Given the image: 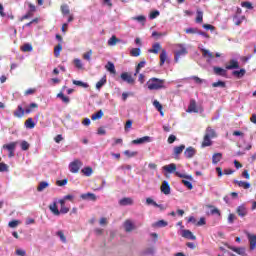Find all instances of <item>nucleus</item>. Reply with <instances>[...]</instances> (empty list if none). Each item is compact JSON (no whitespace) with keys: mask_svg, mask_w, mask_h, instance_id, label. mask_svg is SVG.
<instances>
[{"mask_svg":"<svg viewBox=\"0 0 256 256\" xmlns=\"http://www.w3.org/2000/svg\"><path fill=\"white\" fill-rule=\"evenodd\" d=\"M130 55H131V57H139V55H141V49H139V48H133V49L130 51Z\"/></svg>","mask_w":256,"mask_h":256,"instance_id":"obj_50","label":"nucleus"},{"mask_svg":"<svg viewBox=\"0 0 256 256\" xmlns=\"http://www.w3.org/2000/svg\"><path fill=\"white\" fill-rule=\"evenodd\" d=\"M201 51H202L203 57H207L209 59H214L215 58V55L213 54V52H210L207 49H202Z\"/></svg>","mask_w":256,"mask_h":256,"instance_id":"obj_41","label":"nucleus"},{"mask_svg":"<svg viewBox=\"0 0 256 256\" xmlns=\"http://www.w3.org/2000/svg\"><path fill=\"white\" fill-rule=\"evenodd\" d=\"M163 169L166 171V173H175V171H177V165L175 163H171L163 166Z\"/></svg>","mask_w":256,"mask_h":256,"instance_id":"obj_22","label":"nucleus"},{"mask_svg":"<svg viewBox=\"0 0 256 256\" xmlns=\"http://www.w3.org/2000/svg\"><path fill=\"white\" fill-rule=\"evenodd\" d=\"M182 237H184V239H190V241H196L197 239V236H195L191 230H182Z\"/></svg>","mask_w":256,"mask_h":256,"instance_id":"obj_13","label":"nucleus"},{"mask_svg":"<svg viewBox=\"0 0 256 256\" xmlns=\"http://www.w3.org/2000/svg\"><path fill=\"white\" fill-rule=\"evenodd\" d=\"M134 21H138L139 23H145L147 21V18L145 16L140 15L132 18Z\"/></svg>","mask_w":256,"mask_h":256,"instance_id":"obj_57","label":"nucleus"},{"mask_svg":"<svg viewBox=\"0 0 256 256\" xmlns=\"http://www.w3.org/2000/svg\"><path fill=\"white\" fill-rule=\"evenodd\" d=\"M169 223L165 220H159L156 223L153 224V227H167Z\"/></svg>","mask_w":256,"mask_h":256,"instance_id":"obj_47","label":"nucleus"},{"mask_svg":"<svg viewBox=\"0 0 256 256\" xmlns=\"http://www.w3.org/2000/svg\"><path fill=\"white\" fill-rule=\"evenodd\" d=\"M25 108L23 105H18L17 109L14 111L13 115L14 117H17V119H22V117L25 116Z\"/></svg>","mask_w":256,"mask_h":256,"instance_id":"obj_11","label":"nucleus"},{"mask_svg":"<svg viewBox=\"0 0 256 256\" xmlns=\"http://www.w3.org/2000/svg\"><path fill=\"white\" fill-rule=\"evenodd\" d=\"M60 203V214L66 215V213H69V207L65 206V200H59Z\"/></svg>","mask_w":256,"mask_h":256,"instance_id":"obj_26","label":"nucleus"},{"mask_svg":"<svg viewBox=\"0 0 256 256\" xmlns=\"http://www.w3.org/2000/svg\"><path fill=\"white\" fill-rule=\"evenodd\" d=\"M124 229L126 233H131V231H134L135 229V224H133V221L131 220H125L124 222Z\"/></svg>","mask_w":256,"mask_h":256,"instance_id":"obj_15","label":"nucleus"},{"mask_svg":"<svg viewBox=\"0 0 256 256\" xmlns=\"http://www.w3.org/2000/svg\"><path fill=\"white\" fill-rule=\"evenodd\" d=\"M105 69L112 75H115V73H117V70L115 69V64H113V62L111 61L107 62V64L105 65Z\"/></svg>","mask_w":256,"mask_h":256,"instance_id":"obj_23","label":"nucleus"},{"mask_svg":"<svg viewBox=\"0 0 256 256\" xmlns=\"http://www.w3.org/2000/svg\"><path fill=\"white\" fill-rule=\"evenodd\" d=\"M60 10H61L62 15H70L71 14V10H69V5H67V4L61 5Z\"/></svg>","mask_w":256,"mask_h":256,"instance_id":"obj_39","label":"nucleus"},{"mask_svg":"<svg viewBox=\"0 0 256 256\" xmlns=\"http://www.w3.org/2000/svg\"><path fill=\"white\" fill-rule=\"evenodd\" d=\"M74 65L76 69H83V62L79 58L74 59Z\"/></svg>","mask_w":256,"mask_h":256,"instance_id":"obj_54","label":"nucleus"},{"mask_svg":"<svg viewBox=\"0 0 256 256\" xmlns=\"http://www.w3.org/2000/svg\"><path fill=\"white\" fill-rule=\"evenodd\" d=\"M212 87H221L222 89H225L227 87V84L219 80L218 82L212 83Z\"/></svg>","mask_w":256,"mask_h":256,"instance_id":"obj_48","label":"nucleus"},{"mask_svg":"<svg viewBox=\"0 0 256 256\" xmlns=\"http://www.w3.org/2000/svg\"><path fill=\"white\" fill-rule=\"evenodd\" d=\"M245 73H246V71H245V69H240V70H235V71H233L232 72V75L234 76V77H237V79H241V77H244L245 76Z\"/></svg>","mask_w":256,"mask_h":256,"instance_id":"obj_28","label":"nucleus"},{"mask_svg":"<svg viewBox=\"0 0 256 256\" xmlns=\"http://www.w3.org/2000/svg\"><path fill=\"white\" fill-rule=\"evenodd\" d=\"M47 187H49V183H47L46 181H42L38 184L37 191L41 193V191H45Z\"/></svg>","mask_w":256,"mask_h":256,"instance_id":"obj_37","label":"nucleus"},{"mask_svg":"<svg viewBox=\"0 0 256 256\" xmlns=\"http://www.w3.org/2000/svg\"><path fill=\"white\" fill-rule=\"evenodd\" d=\"M208 207H209V209H211V211H210L211 215H218L219 217H221V211H219L218 208H215L211 205H209Z\"/></svg>","mask_w":256,"mask_h":256,"instance_id":"obj_51","label":"nucleus"},{"mask_svg":"<svg viewBox=\"0 0 256 256\" xmlns=\"http://www.w3.org/2000/svg\"><path fill=\"white\" fill-rule=\"evenodd\" d=\"M196 154L197 150L193 146H189L184 151V157H186V159H193V157H195Z\"/></svg>","mask_w":256,"mask_h":256,"instance_id":"obj_9","label":"nucleus"},{"mask_svg":"<svg viewBox=\"0 0 256 256\" xmlns=\"http://www.w3.org/2000/svg\"><path fill=\"white\" fill-rule=\"evenodd\" d=\"M196 23H203V11H201L200 9H198L196 11Z\"/></svg>","mask_w":256,"mask_h":256,"instance_id":"obj_44","label":"nucleus"},{"mask_svg":"<svg viewBox=\"0 0 256 256\" xmlns=\"http://www.w3.org/2000/svg\"><path fill=\"white\" fill-rule=\"evenodd\" d=\"M73 85H76L77 87H83V89L89 88V84L83 81L79 80H73L72 81Z\"/></svg>","mask_w":256,"mask_h":256,"instance_id":"obj_34","label":"nucleus"},{"mask_svg":"<svg viewBox=\"0 0 256 256\" xmlns=\"http://www.w3.org/2000/svg\"><path fill=\"white\" fill-rule=\"evenodd\" d=\"M133 145H142V143H151V137L144 136L132 141Z\"/></svg>","mask_w":256,"mask_h":256,"instance_id":"obj_19","label":"nucleus"},{"mask_svg":"<svg viewBox=\"0 0 256 256\" xmlns=\"http://www.w3.org/2000/svg\"><path fill=\"white\" fill-rule=\"evenodd\" d=\"M119 40L117 36L113 35L109 40H108V45L110 47H114V45H117V43H119Z\"/></svg>","mask_w":256,"mask_h":256,"instance_id":"obj_40","label":"nucleus"},{"mask_svg":"<svg viewBox=\"0 0 256 256\" xmlns=\"http://www.w3.org/2000/svg\"><path fill=\"white\" fill-rule=\"evenodd\" d=\"M103 115H104L103 110H99L98 112L92 114L91 119L92 121H97V119H101Z\"/></svg>","mask_w":256,"mask_h":256,"instance_id":"obj_42","label":"nucleus"},{"mask_svg":"<svg viewBox=\"0 0 256 256\" xmlns=\"http://www.w3.org/2000/svg\"><path fill=\"white\" fill-rule=\"evenodd\" d=\"M49 209H50L51 213H53V215H56V216L61 215V212H60L59 208L57 207V202L50 204Z\"/></svg>","mask_w":256,"mask_h":256,"instance_id":"obj_25","label":"nucleus"},{"mask_svg":"<svg viewBox=\"0 0 256 256\" xmlns=\"http://www.w3.org/2000/svg\"><path fill=\"white\" fill-rule=\"evenodd\" d=\"M56 235H57L58 237H60V240L62 241V243H67V238L65 237V234L63 233L62 230L58 231V232L56 233Z\"/></svg>","mask_w":256,"mask_h":256,"instance_id":"obj_56","label":"nucleus"},{"mask_svg":"<svg viewBox=\"0 0 256 256\" xmlns=\"http://www.w3.org/2000/svg\"><path fill=\"white\" fill-rule=\"evenodd\" d=\"M30 17H33V12L28 11L24 16L20 18V21H25V19H30Z\"/></svg>","mask_w":256,"mask_h":256,"instance_id":"obj_62","label":"nucleus"},{"mask_svg":"<svg viewBox=\"0 0 256 256\" xmlns=\"http://www.w3.org/2000/svg\"><path fill=\"white\" fill-rule=\"evenodd\" d=\"M58 99H61V101H63V103L69 104L70 99L69 97L65 96V94H63L62 92L57 94Z\"/></svg>","mask_w":256,"mask_h":256,"instance_id":"obj_45","label":"nucleus"},{"mask_svg":"<svg viewBox=\"0 0 256 256\" xmlns=\"http://www.w3.org/2000/svg\"><path fill=\"white\" fill-rule=\"evenodd\" d=\"M176 50L174 52V61L175 63H179V59L181 57H185V55H188L189 50H187V47L185 44H175Z\"/></svg>","mask_w":256,"mask_h":256,"instance_id":"obj_4","label":"nucleus"},{"mask_svg":"<svg viewBox=\"0 0 256 256\" xmlns=\"http://www.w3.org/2000/svg\"><path fill=\"white\" fill-rule=\"evenodd\" d=\"M119 205H121L122 207H125L127 205H133V199L129 197H124L119 200Z\"/></svg>","mask_w":256,"mask_h":256,"instance_id":"obj_24","label":"nucleus"},{"mask_svg":"<svg viewBox=\"0 0 256 256\" xmlns=\"http://www.w3.org/2000/svg\"><path fill=\"white\" fill-rule=\"evenodd\" d=\"M107 83V76H103L97 83H96V89L101 90V87Z\"/></svg>","mask_w":256,"mask_h":256,"instance_id":"obj_36","label":"nucleus"},{"mask_svg":"<svg viewBox=\"0 0 256 256\" xmlns=\"http://www.w3.org/2000/svg\"><path fill=\"white\" fill-rule=\"evenodd\" d=\"M21 149H22V151H28L29 150V142L22 141L21 142Z\"/></svg>","mask_w":256,"mask_h":256,"instance_id":"obj_60","label":"nucleus"},{"mask_svg":"<svg viewBox=\"0 0 256 256\" xmlns=\"http://www.w3.org/2000/svg\"><path fill=\"white\" fill-rule=\"evenodd\" d=\"M247 238L250 243V251H255V249H256V234L247 233Z\"/></svg>","mask_w":256,"mask_h":256,"instance_id":"obj_10","label":"nucleus"},{"mask_svg":"<svg viewBox=\"0 0 256 256\" xmlns=\"http://www.w3.org/2000/svg\"><path fill=\"white\" fill-rule=\"evenodd\" d=\"M176 177H180V179H189V181H193V177L185 174H181V172H175Z\"/></svg>","mask_w":256,"mask_h":256,"instance_id":"obj_52","label":"nucleus"},{"mask_svg":"<svg viewBox=\"0 0 256 256\" xmlns=\"http://www.w3.org/2000/svg\"><path fill=\"white\" fill-rule=\"evenodd\" d=\"M187 113H199V109H197V102L195 100H190Z\"/></svg>","mask_w":256,"mask_h":256,"instance_id":"obj_17","label":"nucleus"},{"mask_svg":"<svg viewBox=\"0 0 256 256\" xmlns=\"http://www.w3.org/2000/svg\"><path fill=\"white\" fill-rule=\"evenodd\" d=\"M236 219H237V216H236L235 214L230 213V214L228 215V223H229L230 225H233V223H235Z\"/></svg>","mask_w":256,"mask_h":256,"instance_id":"obj_55","label":"nucleus"},{"mask_svg":"<svg viewBox=\"0 0 256 256\" xmlns=\"http://www.w3.org/2000/svg\"><path fill=\"white\" fill-rule=\"evenodd\" d=\"M213 72L219 77H227V68L223 69L221 67L214 66Z\"/></svg>","mask_w":256,"mask_h":256,"instance_id":"obj_16","label":"nucleus"},{"mask_svg":"<svg viewBox=\"0 0 256 256\" xmlns=\"http://www.w3.org/2000/svg\"><path fill=\"white\" fill-rule=\"evenodd\" d=\"M61 51H63V44L60 42L54 47V56L59 57L61 55Z\"/></svg>","mask_w":256,"mask_h":256,"instance_id":"obj_32","label":"nucleus"},{"mask_svg":"<svg viewBox=\"0 0 256 256\" xmlns=\"http://www.w3.org/2000/svg\"><path fill=\"white\" fill-rule=\"evenodd\" d=\"M182 184L185 185L187 187V189H189L190 191H191V189H193V184L191 183V181L182 180Z\"/></svg>","mask_w":256,"mask_h":256,"instance_id":"obj_59","label":"nucleus"},{"mask_svg":"<svg viewBox=\"0 0 256 256\" xmlns=\"http://www.w3.org/2000/svg\"><path fill=\"white\" fill-rule=\"evenodd\" d=\"M17 147V142H11L2 146L3 149L8 151V157H15V149Z\"/></svg>","mask_w":256,"mask_h":256,"instance_id":"obj_6","label":"nucleus"},{"mask_svg":"<svg viewBox=\"0 0 256 256\" xmlns=\"http://www.w3.org/2000/svg\"><path fill=\"white\" fill-rule=\"evenodd\" d=\"M39 105L37 103H31L29 107L25 108L26 115H29V113H33L34 109H38Z\"/></svg>","mask_w":256,"mask_h":256,"instance_id":"obj_31","label":"nucleus"},{"mask_svg":"<svg viewBox=\"0 0 256 256\" xmlns=\"http://www.w3.org/2000/svg\"><path fill=\"white\" fill-rule=\"evenodd\" d=\"M146 61L145 60H142L139 62V64L136 66V70H135V73H134V76L137 77V75H139V71H141V69H143V67H145L146 65Z\"/></svg>","mask_w":256,"mask_h":256,"instance_id":"obj_33","label":"nucleus"},{"mask_svg":"<svg viewBox=\"0 0 256 256\" xmlns=\"http://www.w3.org/2000/svg\"><path fill=\"white\" fill-rule=\"evenodd\" d=\"M92 56H93V50H89L88 52H85L82 57L85 61H91Z\"/></svg>","mask_w":256,"mask_h":256,"instance_id":"obj_49","label":"nucleus"},{"mask_svg":"<svg viewBox=\"0 0 256 256\" xmlns=\"http://www.w3.org/2000/svg\"><path fill=\"white\" fill-rule=\"evenodd\" d=\"M25 127L26 129H35V121H33V118H28L25 121Z\"/></svg>","mask_w":256,"mask_h":256,"instance_id":"obj_35","label":"nucleus"},{"mask_svg":"<svg viewBox=\"0 0 256 256\" xmlns=\"http://www.w3.org/2000/svg\"><path fill=\"white\" fill-rule=\"evenodd\" d=\"M153 106L155 107V109H157V111H159L160 115L163 117V105H161V103L158 100H154Z\"/></svg>","mask_w":256,"mask_h":256,"instance_id":"obj_29","label":"nucleus"},{"mask_svg":"<svg viewBox=\"0 0 256 256\" xmlns=\"http://www.w3.org/2000/svg\"><path fill=\"white\" fill-rule=\"evenodd\" d=\"M149 91H159V89H165V80L159 78H150L146 83Z\"/></svg>","mask_w":256,"mask_h":256,"instance_id":"obj_3","label":"nucleus"},{"mask_svg":"<svg viewBox=\"0 0 256 256\" xmlns=\"http://www.w3.org/2000/svg\"><path fill=\"white\" fill-rule=\"evenodd\" d=\"M241 7H245L246 9H253V4L251 2H242Z\"/></svg>","mask_w":256,"mask_h":256,"instance_id":"obj_61","label":"nucleus"},{"mask_svg":"<svg viewBox=\"0 0 256 256\" xmlns=\"http://www.w3.org/2000/svg\"><path fill=\"white\" fill-rule=\"evenodd\" d=\"M215 137H217V133L215 132V130L213 128H211V126H208L206 128L201 147H203V148L211 147V145H213V141H211V140L215 139Z\"/></svg>","mask_w":256,"mask_h":256,"instance_id":"obj_2","label":"nucleus"},{"mask_svg":"<svg viewBox=\"0 0 256 256\" xmlns=\"http://www.w3.org/2000/svg\"><path fill=\"white\" fill-rule=\"evenodd\" d=\"M185 33L190 34V35H195L199 33V29L198 28H188L185 30Z\"/></svg>","mask_w":256,"mask_h":256,"instance_id":"obj_53","label":"nucleus"},{"mask_svg":"<svg viewBox=\"0 0 256 256\" xmlns=\"http://www.w3.org/2000/svg\"><path fill=\"white\" fill-rule=\"evenodd\" d=\"M81 172L83 173V175H85L86 177H91V175H93V168L91 167H84Z\"/></svg>","mask_w":256,"mask_h":256,"instance_id":"obj_38","label":"nucleus"},{"mask_svg":"<svg viewBox=\"0 0 256 256\" xmlns=\"http://www.w3.org/2000/svg\"><path fill=\"white\" fill-rule=\"evenodd\" d=\"M21 223V221L19 220H12L9 222V227H11V229H15V227H17L19 224Z\"/></svg>","mask_w":256,"mask_h":256,"instance_id":"obj_58","label":"nucleus"},{"mask_svg":"<svg viewBox=\"0 0 256 256\" xmlns=\"http://www.w3.org/2000/svg\"><path fill=\"white\" fill-rule=\"evenodd\" d=\"M21 51H23L24 53H29L33 51V46L29 43H26L23 46H21Z\"/></svg>","mask_w":256,"mask_h":256,"instance_id":"obj_43","label":"nucleus"},{"mask_svg":"<svg viewBox=\"0 0 256 256\" xmlns=\"http://www.w3.org/2000/svg\"><path fill=\"white\" fill-rule=\"evenodd\" d=\"M228 71H231V69H239V62L237 60H230L229 63L225 67Z\"/></svg>","mask_w":256,"mask_h":256,"instance_id":"obj_21","label":"nucleus"},{"mask_svg":"<svg viewBox=\"0 0 256 256\" xmlns=\"http://www.w3.org/2000/svg\"><path fill=\"white\" fill-rule=\"evenodd\" d=\"M160 53V67L165 65V61H167V50L162 49L161 44L156 42L152 45V48L148 50V53H153L154 55H159Z\"/></svg>","mask_w":256,"mask_h":256,"instance_id":"obj_1","label":"nucleus"},{"mask_svg":"<svg viewBox=\"0 0 256 256\" xmlns=\"http://www.w3.org/2000/svg\"><path fill=\"white\" fill-rule=\"evenodd\" d=\"M185 151V144H181L180 146H175L173 150V155L175 159H179V155Z\"/></svg>","mask_w":256,"mask_h":256,"instance_id":"obj_12","label":"nucleus"},{"mask_svg":"<svg viewBox=\"0 0 256 256\" xmlns=\"http://www.w3.org/2000/svg\"><path fill=\"white\" fill-rule=\"evenodd\" d=\"M80 197L83 201H97V196L91 192L81 194Z\"/></svg>","mask_w":256,"mask_h":256,"instance_id":"obj_14","label":"nucleus"},{"mask_svg":"<svg viewBox=\"0 0 256 256\" xmlns=\"http://www.w3.org/2000/svg\"><path fill=\"white\" fill-rule=\"evenodd\" d=\"M227 247H228L231 251H234V253H237V255H241V256L247 255V254L245 253V248H243V247L237 248V247H234V246H231V245H227Z\"/></svg>","mask_w":256,"mask_h":256,"instance_id":"obj_20","label":"nucleus"},{"mask_svg":"<svg viewBox=\"0 0 256 256\" xmlns=\"http://www.w3.org/2000/svg\"><path fill=\"white\" fill-rule=\"evenodd\" d=\"M223 159V154L222 153H215L212 156V163L213 165H217V163H219V161H221Z\"/></svg>","mask_w":256,"mask_h":256,"instance_id":"obj_27","label":"nucleus"},{"mask_svg":"<svg viewBox=\"0 0 256 256\" xmlns=\"http://www.w3.org/2000/svg\"><path fill=\"white\" fill-rule=\"evenodd\" d=\"M120 78L125 83H128V85H135V78H133V76L130 73H128V72L122 73L120 75Z\"/></svg>","mask_w":256,"mask_h":256,"instance_id":"obj_7","label":"nucleus"},{"mask_svg":"<svg viewBox=\"0 0 256 256\" xmlns=\"http://www.w3.org/2000/svg\"><path fill=\"white\" fill-rule=\"evenodd\" d=\"M124 155H126V157H137V155H139L138 151H131V150H125L124 151Z\"/></svg>","mask_w":256,"mask_h":256,"instance_id":"obj_46","label":"nucleus"},{"mask_svg":"<svg viewBox=\"0 0 256 256\" xmlns=\"http://www.w3.org/2000/svg\"><path fill=\"white\" fill-rule=\"evenodd\" d=\"M81 167H83V162L78 159L74 160L69 164V169L71 173H79V169H81Z\"/></svg>","mask_w":256,"mask_h":256,"instance_id":"obj_5","label":"nucleus"},{"mask_svg":"<svg viewBox=\"0 0 256 256\" xmlns=\"http://www.w3.org/2000/svg\"><path fill=\"white\" fill-rule=\"evenodd\" d=\"M234 183L243 189H249V187H251V184L245 181L235 180Z\"/></svg>","mask_w":256,"mask_h":256,"instance_id":"obj_30","label":"nucleus"},{"mask_svg":"<svg viewBox=\"0 0 256 256\" xmlns=\"http://www.w3.org/2000/svg\"><path fill=\"white\" fill-rule=\"evenodd\" d=\"M67 183H68L67 179L57 180L56 181V185H58V187H64V185H67Z\"/></svg>","mask_w":256,"mask_h":256,"instance_id":"obj_63","label":"nucleus"},{"mask_svg":"<svg viewBox=\"0 0 256 256\" xmlns=\"http://www.w3.org/2000/svg\"><path fill=\"white\" fill-rule=\"evenodd\" d=\"M236 213L238 217L243 218V217H247V215L249 214V210L247 209V206L245 204H241L236 208Z\"/></svg>","mask_w":256,"mask_h":256,"instance_id":"obj_8","label":"nucleus"},{"mask_svg":"<svg viewBox=\"0 0 256 256\" xmlns=\"http://www.w3.org/2000/svg\"><path fill=\"white\" fill-rule=\"evenodd\" d=\"M160 190L164 193V195H170L171 194V186H169V182L163 181L162 185L160 187Z\"/></svg>","mask_w":256,"mask_h":256,"instance_id":"obj_18","label":"nucleus"},{"mask_svg":"<svg viewBox=\"0 0 256 256\" xmlns=\"http://www.w3.org/2000/svg\"><path fill=\"white\" fill-rule=\"evenodd\" d=\"M15 254L18 256H26L27 252L23 249H16Z\"/></svg>","mask_w":256,"mask_h":256,"instance_id":"obj_64","label":"nucleus"}]
</instances>
